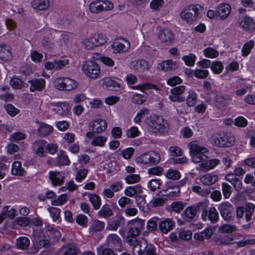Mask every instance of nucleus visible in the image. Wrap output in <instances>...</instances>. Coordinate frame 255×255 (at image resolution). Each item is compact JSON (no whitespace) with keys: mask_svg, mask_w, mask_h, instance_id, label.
<instances>
[{"mask_svg":"<svg viewBox=\"0 0 255 255\" xmlns=\"http://www.w3.org/2000/svg\"><path fill=\"white\" fill-rule=\"evenodd\" d=\"M11 174L14 176H24L26 172L22 167V163L19 161H14L11 166Z\"/></svg>","mask_w":255,"mask_h":255,"instance_id":"27","label":"nucleus"},{"mask_svg":"<svg viewBox=\"0 0 255 255\" xmlns=\"http://www.w3.org/2000/svg\"><path fill=\"white\" fill-rule=\"evenodd\" d=\"M11 47L7 44L0 45V59L6 62L12 59Z\"/></svg>","mask_w":255,"mask_h":255,"instance_id":"25","label":"nucleus"},{"mask_svg":"<svg viewBox=\"0 0 255 255\" xmlns=\"http://www.w3.org/2000/svg\"><path fill=\"white\" fill-rule=\"evenodd\" d=\"M240 25L244 31L248 33H252L255 30V20L248 15L241 18Z\"/></svg>","mask_w":255,"mask_h":255,"instance_id":"16","label":"nucleus"},{"mask_svg":"<svg viewBox=\"0 0 255 255\" xmlns=\"http://www.w3.org/2000/svg\"><path fill=\"white\" fill-rule=\"evenodd\" d=\"M134 249L138 255H156L155 247L152 244H147L146 241L134 246Z\"/></svg>","mask_w":255,"mask_h":255,"instance_id":"11","label":"nucleus"},{"mask_svg":"<svg viewBox=\"0 0 255 255\" xmlns=\"http://www.w3.org/2000/svg\"><path fill=\"white\" fill-rule=\"evenodd\" d=\"M210 68L214 74H219L222 72L224 65L220 61H214L212 63Z\"/></svg>","mask_w":255,"mask_h":255,"instance_id":"47","label":"nucleus"},{"mask_svg":"<svg viewBox=\"0 0 255 255\" xmlns=\"http://www.w3.org/2000/svg\"><path fill=\"white\" fill-rule=\"evenodd\" d=\"M32 7L39 10H44L49 6L48 0H33L31 2Z\"/></svg>","mask_w":255,"mask_h":255,"instance_id":"35","label":"nucleus"},{"mask_svg":"<svg viewBox=\"0 0 255 255\" xmlns=\"http://www.w3.org/2000/svg\"><path fill=\"white\" fill-rule=\"evenodd\" d=\"M197 213V204L193 206H188L184 211L183 219L186 222H190L195 218Z\"/></svg>","mask_w":255,"mask_h":255,"instance_id":"28","label":"nucleus"},{"mask_svg":"<svg viewBox=\"0 0 255 255\" xmlns=\"http://www.w3.org/2000/svg\"><path fill=\"white\" fill-rule=\"evenodd\" d=\"M160 218L154 217L150 219L147 222V229L149 231H156L157 228V225H159Z\"/></svg>","mask_w":255,"mask_h":255,"instance_id":"49","label":"nucleus"},{"mask_svg":"<svg viewBox=\"0 0 255 255\" xmlns=\"http://www.w3.org/2000/svg\"><path fill=\"white\" fill-rule=\"evenodd\" d=\"M213 143L219 147H229L233 145L234 140L231 133L221 132L212 137Z\"/></svg>","mask_w":255,"mask_h":255,"instance_id":"4","label":"nucleus"},{"mask_svg":"<svg viewBox=\"0 0 255 255\" xmlns=\"http://www.w3.org/2000/svg\"><path fill=\"white\" fill-rule=\"evenodd\" d=\"M89 7L92 13H98L104 11V7L101 4V0L92 1L89 4Z\"/></svg>","mask_w":255,"mask_h":255,"instance_id":"38","label":"nucleus"},{"mask_svg":"<svg viewBox=\"0 0 255 255\" xmlns=\"http://www.w3.org/2000/svg\"><path fill=\"white\" fill-rule=\"evenodd\" d=\"M30 244L29 239L25 237H21L17 239L16 248L20 250H25L27 248Z\"/></svg>","mask_w":255,"mask_h":255,"instance_id":"39","label":"nucleus"},{"mask_svg":"<svg viewBox=\"0 0 255 255\" xmlns=\"http://www.w3.org/2000/svg\"><path fill=\"white\" fill-rule=\"evenodd\" d=\"M56 87L60 91H71L77 86V83L73 79L68 77L58 78L56 81Z\"/></svg>","mask_w":255,"mask_h":255,"instance_id":"10","label":"nucleus"},{"mask_svg":"<svg viewBox=\"0 0 255 255\" xmlns=\"http://www.w3.org/2000/svg\"><path fill=\"white\" fill-rule=\"evenodd\" d=\"M140 134V131L136 126L130 127L126 131V135L128 138H133L138 136Z\"/></svg>","mask_w":255,"mask_h":255,"instance_id":"51","label":"nucleus"},{"mask_svg":"<svg viewBox=\"0 0 255 255\" xmlns=\"http://www.w3.org/2000/svg\"><path fill=\"white\" fill-rule=\"evenodd\" d=\"M196 56L192 53L188 55H184L182 57V60L184 61L186 65L189 67H192L195 65L196 60Z\"/></svg>","mask_w":255,"mask_h":255,"instance_id":"48","label":"nucleus"},{"mask_svg":"<svg viewBox=\"0 0 255 255\" xmlns=\"http://www.w3.org/2000/svg\"><path fill=\"white\" fill-rule=\"evenodd\" d=\"M188 147L194 162L199 163L207 159V156L205 154L208 152L209 150L207 148L201 146L198 141H191L188 143Z\"/></svg>","mask_w":255,"mask_h":255,"instance_id":"3","label":"nucleus"},{"mask_svg":"<svg viewBox=\"0 0 255 255\" xmlns=\"http://www.w3.org/2000/svg\"><path fill=\"white\" fill-rule=\"evenodd\" d=\"M76 223L83 227L86 228L88 226V219L86 216L80 214H78L75 218Z\"/></svg>","mask_w":255,"mask_h":255,"instance_id":"57","label":"nucleus"},{"mask_svg":"<svg viewBox=\"0 0 255 255\" xmlns=\"http://www.w3.org/2000/svg\"><path fill=\"white\" fill-rule=\"evenodd\" d=\"M211 189V188L203 189L201 186L198 185H194L192 188L193 192L203 197H206L210 194Z\"/></svg>","mask_w":255,"mask_h":255,"instance_id":"45","label":"nucleus"},{"mask_svg":"<svg viewBox=\"0 0 255 255\" xmlns=\"http://www.w3.org/2000/svg\"><path fill=\"white\" fill-rule=\"evenodd\" d=\"M30 84L29 90L33 92L36 91L41 92L45 87V80L43 78L33 79L28 81Z\"/></svg>","mask_w":255,"mask_h":255,"instance_id":"21","label":"nucleus"},{"mask_svg":"<svg viewBox=\"0 0 255 255\" xmlns=\"http://www.w3.org/2000/svg\"><path fill=\"white\" fill-rule=\"evenodd\" d=\"M141 179L139 174H131L128 175L125 178L126 183L132 184L138 183Z\"/></svg>","mask_w":255,"mask_h":255,"instance_id":"52","label":"nucleus"},{"mask_svg":"<svg viewBox=\"0 0 255 255\" xmlns=\"http://www.w3.org/2000/svg\"><path fill=\"white\" fill-rule=\"evenodd\" d=\"M142 192V187L140 184L128 186L124 190L125 194L130 197H133L137 194H140Z\"/></svg>","mask_w":255,"mask_h":255,"instance_id":"26","label":"nucleus"},{"mask_svg":"<svg viewBox=\"0 0 255 255\" xmlns=\"http://www.w3.org/2000/svg\"><path fill=\"white\" fill-rule=\"evenodd\" d=\"M108 245L113 249L117 250L121 248L122 240L121 238L115 234L109 235L106 239Z\"/></svg>","mask_w":255,"mask_h":255,"instance_id":"24","label":"nucleus"},{"mask_svg":"<svg viewBox=\"0 0 255 255\" xmlns=\"http://www.w3.org/2000/svg\"><path fill=\"white\" fill-rule=\"evenodd\" d=\"M176 65L175 62L171 59L164 60L158 64L157 67L164 72L171 71L174 69Z\"/></svg>","mask_w":255,"mask_h":255,"instance_id":"33","label":"nucleus"},{"mask_svg":"<svg viewBox=\"0 0 255 255\" xmlns=\"http://www.w3.org/2000/svg\"><path fill=\"white\" fill-rule=\"evenodd\" d=\"M214 229L213 228L210 227L205 228L203 231L196 233L194 235V238L195 240L203 241L205 239H209L211 238L214 234Z\"/></svg>","mask_w":255,"mask_h":255,"instance_id":"23","label":"nucleus"},{"mask_svg":"<svg viewBox=\"0 0 255 255\" xmlns=\"http://www.w3.org/2000/svg\"><path fill=\"white\" fill-rule=\"evenodd\" d=\"M164 175L167 178L173 180H177L181 177L180 172L172 168H169Z\"/></svg>","mask_w":255,"mask_h":255,"instance_id":"44","label":"nucleus"},{"mask_svg":"<svg viewBox=\"0 0 255 255\" xmlns=\"http://www.w3.org/2000/svg\"><path fill=\"white\" fill-rule=\"evenodd\" d=\"M4 108L7 113L11 117H15L20 112L19 110L11 104H5Z\"/></svg>","mask_w":255,"mask_h":255,"instance_id":"50","label":"nucleus"},{"mask_svg":"<svg viewBox=\"0 0 255 255\" xmlns=\"http://www.w3.org/2000/svg\"><path fill=\"white\" fill-rule=\"evenodd\" d=\"M218 180L217 175L213 174H207L203 175L200 179L201 182L205 185H212L216 182Z\"/></svg>","mask_w":255,"mask_h":255,"instance_id":"36","label":"nucleus"},{"mask_svg":"<svg viewBox=\"0 0 255 255\" xmlns=\"http://www.w3.org/2000/svg\"><path fill=\"white\" fill-rule=\"evenodd\" d=\"M134 67L136 70L139 71H143L147 70L149 68L148 62L146 60L141 59L137 60L134 65Z\"/></svg>","mask_w":255,"mask_h":255,"instance_id":"43","label":"nucleus"},{"mask_svg":"<svg viewBox=\"0 0 255 255\" xmlns=\"http://www.w3.org/2000/svg\"><path fill=\"white\" fill-rule=\"evenodd\" d=\"M148 160V164H157L160 162V155L158 152L156 151H149Z\"/></svg>","mask_w":255,"mask_h":255,"instance_id":"46","label":"nucleus"},{"mask_svg":"<svg viewBox=\"0 0 255 255\" xmlns=\"http://www.w3.org/2000/svg\"><path fill=\"white\" fill-rule=\"evenodd\" d=\"M126 224L125 218L121 214H116L108 221L107 229L116 231L119 228L124 227Z\"/></svg>","mask_w":255,"mask_h":255,"instance_id":"12","label":"nucleus"},{"mask_svg":"<svg viewBox=\"0 0 255 255\" xmlns=\"http://www.w3.org/2000/svg\"><path fill=\"white\" fill-rule=\"evenodd\" d=\"M111 46L114 53H121L128 50L130 43L127 39L119 37L115 39Z\"/></svg>","mask_w":255,"mask_h":255,"instance_id":"13","label":"nucleus"},{"mask_svg":"<svg viewBox=\"0 0 255 255\" xmlns=\"http://www.w3.org/2000/svg\"><path fill=\"white\" fill-rule=\"evenodd\" d=\"M241 166L246 168V166L255 168V157L247 158L241 161Z\"/></svg>","mask_w":255,"mask_h":255,"instance_id":"63","label":"nucleus"},{"mask_svg":"<svg viewBox=\"0 0 255 255\" xmlns=\"http://www.w3.org/2000/svg\"><path fill=\"white\" fill-rule=\"evenodd\" d=\"M222 218L227 222H232L235 218L234 206L228 202L221 203L218 207Z\"/></svg>","mask_w":255,"mask_h":255,"instance_id":"5","label":"nucleus"},{"mask_svg":"<svg viewBox=\"0 0 255 255\" xmlns=\"http://www.w3.org/2000/svg\"><path fill=\"white\" fill-rule=\"evenodd\" d=\"M162 183L161 180L159 178L152 179L148 181V187L152 191H155L157 189L160 188Z\"/></svg>","mask_w":255,"mask_h":255,"instance_id":"55","label":"nucleus"},{"mask_svg":"<svg viewBox=\"0 0 255 255\" xmlns=\"http://www.w3.org/2000/svg\"><path fill=\"white\" fill-rule=\"evenodd\" d=\"M47 141L44 139H37L33 143V147L36 148L35 152L36 154L40 157L46 155V146Z\"/></svg>","mask_w":255,"mask_h":255,"instance_id":"19","label":"nucleus"},{"mask_svg":"<svg viewBox=\"0 0 255 255\" xmlns=\"http://www.w3.org/2000/svg\"><path fill=\"white\" fill-rule=\"evenodd\" d=\"M127 238L133 239L138 236L143 228V223L141 220L135 219L128 222Z\"/></svg>","mask_w":255,"mask_h":255,"instance_id":"8","label":"nucleus"},{"mask_svg":"<svg viewBox=\"0 0 255 255\" xmlns=\"http://www.w3.org/2000/svg\"><path fill=\"white\" fill-rule=\"evenodd\" d=\"M71 161L64 150H60L55 159V164L57 166L70 165Z\"/></svg>","mask_w":255,"mask_h":255,"instance_id":"20","label":"nucleus"},{"mask_svg":"<svg viewBox=\"0 0 255 255\" xmlns=\"http://www.w3.org/2000/svg\"><path fill=\"white\" fill-rule=\"evenodd\" d=\"M255 42L253 40H250L246 42L241 49L242 56L244 57L248 56L253 48Z\"/></svg>","mask_w":255,"mask_h":255,"instance_id":"41","label":"nucleus"},{"mask_svg":"<svg viewBox=\"0 0 255 255\" xmlns=\"http://www.w3.org/2000/svg\"><path fill=\"white\" fill-rule=\"evenodd\" d=\"M35 241L37 243V248L38 249H41L43 248H48L50 245V241L45 239H42L40 237L35 238Z\"/></svg>","mask_w":255,"mask_h":255,"instance_id":"58","label":"nucleus"},{"mask_svg":"<svg viewBox=\"0 0 255 255\" xmlns=\"http://www.w3.org/2000/svg\"><path fill=\"white\" fill-rule=\"evenodd\" d=\"M174 37L173 33L169 29H160L159 30V39L167 45L170 44L174 40Z\"/></svg>","mask_w":255,"mask_h":255,"instance_id":"18","label":"nucleus"},{"mask_svg":"<svg viewBox=\"0 0 255 255\" xmlns=\"http://www.w3.org/2000/svg\"><path fill=\"white\" fill-rule=\"evenodd\" d=\"M175 224L173 220L170 218H165L159 221V229L163 234H167L170 231Z\"/></svg>","mask_w":255,"mask_h":255,"instance_id":"22","label":"nucleus"},{"mask_svg":"<svg viewBox=\"0 0 255 255\" xmlns=\"http://www.w3.org/2000/svg\"><path fill=\"white\" fill-rule=\"evenodd\" d=\"M102 86L110 91H120L122 89V80L119 78L105 77L101 80Z\"/></svg>","mask_w":255,"mask_h":255,"instance_id":"9","label":"nucleus"},{"mask_svg":"<svg viewBox=\"0 0 255 255\" xmlns=\"http://www.w3.org/2000/svg\"><path fill=\"white\" fill-rule=\"evenodd\" d=\"M212 224L218 222L219 220V213L214 207H211L209 210L208 219Z\"/></svg>","mask_w":255,"mask_h":255,"instance_id":"40","label":"nucleus"},{"mask_svg":"<svg viewBox=\"0 0 255 255\" xmlns=\"http://www.w3.org/2000/svg\"><path fill=\"white\" fill-rule=\"evenodd\" d=\"M204 54L206 57L215 58L218 57L219 52L216 49L209 47L204 50Z\"/></svg>","mask_w":255,"mask_h":255,"instance_id":"59","label":"nucleus"},{"mask_svg":"<svg viewBox=\"0 0 255 255\" xmlns=\"http://www.w3.org/2000/svg\"><path fill=\"white\" fill-rule=\"evenodd\" d=\"M202 8V6L198 4L188 5L181 11L180 17L187 24H192L201 17Z\"/></svg>","mask_w":255,"mask_h":255,"instance_id":"1","label":"nucleus"},{"mask_svg":"<svg viewBox=\"0 0 255 255\" xmlns=\"http://www.w3.org/2000/svg\"><path fill=\"white\" fill-rule=\"evenodd\" d=\"M67 195L61 194L58 197L51 201V205L53 206H62L67 202Z\"/></svg>","mask_w":255,"mask_h":255,"instance_id":"60","label":"nucleus"},{"mask_svg":"<svg viewBox=\"0 0 255 255\" xmlns=\"http://www.w3.org/2000/svg\"><path fill=\"white\" fill-rule=\"evenodd\" d=\"M92 127L94 132L100 133L107 129V123L105 120L97 119L94 121Z\"/></svg>","mask_w":255,"mask_h":255,"instance_id":"29","label":"nucleus"},{"mask_svg":"<svg viewBox=\"0 0 255 255\" xmlns=\"http://www.w3.org/2000/svg\"><path fill=\"white\" fill-rule=\"evenodd\" d=\"M222 190L224 198H229L232 192L231 186L227 183L223 182L222 184Z\"/></svg>","mask_w":255,"mask_h":255,"instance_id":"62","label":"nucleus"},{"mask_svg":"<svg viewBox=\"0 0 255 255\" xmlns=\"http://www.w3.org/2000/svg\"><path fill=\"white\" fill-rule=\"evenodd\" d=\"M107 140L106 137L102 135L97 136L94 137L92 141V144L93 146L103 147L105 146Z\"/></svg>","mask_w":255,"mask_h":255,"instance_id":"56","label":"nucleus"},{"mask_svg":"<svg viewBox=\"0 0 255 255\" xmlns=\"http://www.w3.org/2000/svg\"><path fill=\"white\" fill-rule=\"evenodd\" d=\"M48 174V181L52 186H61L64 183L65 177L61 172L58 170H50Z\"/></svg>","mask_w":255,"mask_h":255,"instance_id":"14","label":"nucleus"},{"mask_svg":"<svg viewBox=\"0 0 255 255\" xmlns=\"http://www.w3.org/2000/svg\"><path fill=\"white\" fill-rule=\"evenodd\" d=\"M148 114V110L146 108H142L136 113L135 117L133 118V122L136 124H140L141 119Z\"/></svg>","mask_w":255,"mask_h":255,"instance_id":"53","label":"nucleus"},{"mask_svg":"<svg viewBox=\"0 0 255 255\" xmlns=\"http://www.w3.org/2000/svg\"><path fill=\"white\" fill-rule=\"evenodd\" d=\"M88 198L90 202L92 204L95 210H97L100 209L101 205V200L100 197L95 194H89Z\"/></svg>","mask_w":255,"mask_h":255,"instance_id":"37","label":"nucleus"},{"mask_svg":"<svg viewBox=\"0 0 255 255\" xmlns=\"http://www.w3.org/2000/svg\"><path fill=\"white\" fill-rule=\"evenodd\" d=\"M198 213L201 212V219L206 222L208 218L209 210L206 203L200 202L197 203Z\"/></svg>","mask_w":255,"mask_h":255,"instance_id":"32","label":"nucleus"},{"mask_svg":"<svg viewBox=\"0 0 255 255\" xmlns=\"http://www.w3.org/2000/svg\"><path fill=\"white\" fill-rule=\"evenodd\" d=\"M231 11V5L227 3H220L217 7V19L223 20L226 19Z\"/></svg>","mask_w":255,"mask_h":255,"instance_id":"17","label":"nucleus"},{"mask_svg":"<svg viewBox=\"0 0 255 255\" xmlns=\"http://www.w3.org/2000/svg\"><path fill=\"white\" fill-rule=\"evenodd\" d=\"M98 255H117L113 249L101 246L97 248Z\"/></svg>","mask_w":255,"mask_h":255,"instance_id":"64","label":"nucleus"},{"mask_svg":"<svg viewBox=\"0 0 255 255\" xmlns=\"http://www.w3.org/2000/svg\"><path fill=\"white\" fill-rule=\"evenodd\" d=\"M79 249L74 244L68 245L66 247L63 255H77Z\"/></svg>","mask_w":255,"mask_h":255,"instance_id":"54","label":"nucleus"},{"mask_svg":"<svg viewBox=\"0 0 255 255\" xmlns=\"http://www.w3.org/2000/svg\"><path fill=\"white\" fill-rule=\"evenodd\" d=\"M105 226L104 222L96 220L92 224L91 229L94 232H101L104 229Z\"/></svg>","mask_w":255,"mask_h":255,"instance_id":"61","label":"nucleus"},{"mask_svg":"<svg viewBox=\"0 0 255 255\" xmlns=\"http://www.w3.org/2000/svg\"><path fill=\"white\" fill-rule=\"evenodd\" d=\"M53 129L52 126L42 123L38 128V134L41 137H46L50 135L53 132Z\"/></svg>","mask_w":255,"mask_h":255,"instance_id":"30","label":"nucleus"},{"mask_svg":"<svg viewBox=\"0 0 255 255\" xmlns=\"http://www.w3.org/2000/svg\"><path fill=\"white\" fill-rule=\"evenodd\" d=\"M145 123L160 134L167 132L169 129V125L167 121L162 116L157 114H152L147 117Z\"/></svg>","mask_w":255,"mask_h":255,"instance_id":"2","label":"nucleus"},{"mask_svg":"<svg viewBox=\"0 0 255 255\" xmlns=\"http://www.w3.org/2000/svg\"><path fill=\"white\" fill-rule=\"evenodd\" d=\"M98 216L105 219H108L114 214L112 207L110 205L104 204L98 212Z\"/></svg>","mask_w":255,"mask_h":255,"instance_id":"31","label":"nucleus"},{"mask_svg":"<svg viewBox=\"0 0 255 255\" xmlns=\"http://www.w3.org/2000/svg\"><path fill=\"white\" fill-rule=\"evenodd\" d=\"M108 39V38L105 34L102 33H97L88 39L87 42L91 43V44H89L87 46H89L90 48L98 47L105 44Z\"/></svg>","mask_w":255,"mask_h":255,"instance_id":"15","label":"nucleus"},{"mask_svg":"<svg viewBox=\"0 0 255 255\" xmlns=\"http://www.w3.org/2000/svg\"><path fill=\"white\" fill-rule=\"evenodd\" d=\"M82 69L85 75L92 79L97 78L100 74V66L94 61H87L83 64Z\"/></svg>","mask_w":255,"mask_h":255,"instance_id":"7","label":"nucleus"},{"mask_svg":"<svg viewBox=\"0 0 255 255\" xmlns=\"http://www.w3.org/2000/svg\"><path fill=\"white\" fill-rule=\"evenodd\" d=\"M230 99L229 96L217 95L215 98V104L218 109H221L227 106V102Z\"/></svg>","mask_w":255,"mask_h":255,"instance_id":"34","label":"nucleus"},{"mask_svg":"<svg viewBox=\"0 0 255 255\" xmlns=\"http://www.w3.org/2000/svg\"><path fill=\"white\" fill-rule=\"evenodd\" d=\"M255 206L252 203H247L244 206H238L236 209L235 217L239 220L243 218L245 214V219L247 222L251 221L252 216L255 212Z\"/></svg>","mask_w":255,"mask_h":255,"instance_id":"6","label":"nucleus"},{"mask_svg":"<svg viewBox=\"0 0 255 255\" xmlns=\"http://www.w3.org/2000/svg\"><path fill=\"white\" fill-rule=\"evenodd\" d=\"M197 99V94L193 91H190L186 99L187 106L189 107H193L196 104Z\"/></svg>","mask_w":255,"mask_h":255,"instance_id":"42","label":"nucleus"}]
</instances>
